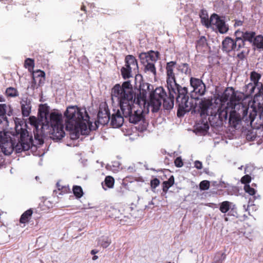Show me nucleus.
<instances>
[{"label":"nucleus","instance_id":"1","mask_svg":"<svg viewBox=\"0 0 263 263\" xmlns=\"http://www.w3.org/2000/svg\"><path fill=\"white\" fill-rule=\"evenodd\" d=\"M133 86L129 81L124 82L121 85L116 84L111 90L112 100L118 102L120 109L130 123H138L144 118L143 112L146 107L136 102Z\"/></svg>","mask_w":263,"mask_h":263},{"label":"nucleus","instance_id":"2","mask_svg":"<svg viewBox=\"0 0 263 263\" xmlns=\"http://www.w3.org/2000/svg\"><path fill=\"white\" fill-rule=\"evenodd\" d=\"M201 120L197 124L199 132H206L209 129V123L213 126H220L227 120L228 108L209 99L202 100L199 103Z\"/></svg>","mask_w":263,"mask_h":263},{"label":"nucleus","instance_id":"3","mask_svg":"<svg viewBox=\"0 0 263 263\" xmlns=\"http://www.w3.org/2000/svg\"><path fill=\"white\" fill-rule=\"evenodd\" d=\"M66 118V129L70 132L71 138L78 139L80 135H88L91 130L92 123L85 109L76 106H69L64 114Z\"/></svg>","mask_w":263,"mask_h":263},{"label":"nucleus","instance_id":"4","mask_svg":"<svg viewBox=\"0 0 263 263\" xmlns=\"http://www.w3.org/2000/svg\"><path fill=\"white\" fill-rule=\"evenodd\" d=\"M176 65V62L170 61L166 65V84L168 91L171 95L178 92L177 97V103L178 104V109L177 115L178 117H182L185 112H189L191 106L188 102L189 96L187 88L185 87H181L177 83L174 68Z\"/></svg>","mask_w":263,"mask_h":263},{"label":"nucleus","instance_id":"5","mask_svg":"<svg viewBox=\"0 0 263 263\" xmlns=\"http://www.w3.org/2000/svg\"><path fill=\"white\" fill-rule=\"evenodd\" d=\"M249 107L242 103H238L234 107L233 110L230 112L229 123L230 125L235 128H239L242 121H244L247 125H252L257 115L255 109H252L249 112Z\"/></svg>","mask_w":263,"mask_h":263},{"label":"nucleus","instance_id":"6","mask_svg":"<svg viewBox=\"0 0 263 263\" xmlns=\"http://www.w3.org/2000/svg\"><path fill=\"white\" fill-rule=\"evenodd\" d=\"M168 91L169 96L167 97L166 93L163 88L159 87L156 88L150 93V100L148 103L149 106L153 107L152 111L153 112H157L159 110L162 102L165 109L170 110L173 108L175 98H176V102H177L178 92L176 91L175 93L171 95L170 91ZM176 104L178 106L177 103Z\"/></svg>","mask_w":263,"mask_h":263},{"label":"nucleus","instance_id":"7","mask_svg":"<svg viewBox=\"0 0 263 263\" xmlns=\"http://www.w3.org/2000/svg\"><path fill=\"white\" fill-rule=\"evenodd\" d=\"M50 124L52 128V135L53 139L61 140L65 136L64 125L62 123V115L54 111L50 114Z\"/></svg>","mask_w":263,"mask_h":263},{"label":"nucleus","instance_id":"8","mask_svg":"<svg viewBox=\"0 0 263 263\" xmlns=\"http://www.w3.org/2000/svg\"><path fill=\"white\" fill-rule=\"evenodd\" d=\"M125 64L121 69V73L124 79H129L133 74L138 72V62L135 57L132 55H127L125 58Z\"/></svg>","mask_w":263,"mask_h":263},{"label":"nucleus","instance_id":"9","mask_svg":"<svg viewBox=\"0 0 263 263\" xmlns=\"http://www.w3.org/2000/svg\"><path fill=\"white\" fill-rule=\"evenodd\" d=\"M32 145V137L29 136L26 129H21L18 142L16 144L14 142V150L16 151V153H20L22 151H28Z\"/></svg>","mask_w":263,"mask_h":263},{"label":"nucleus","instance_id":"10","mask_svg":"<svg viewBox=\"0 0 263 263\" xmlns=\"http://www.w3.org/2000/svg\"><path fill=\"white\" fill-rule=\"evenodd\" d=\"M245 43L241 37H236L233 40L230 37H226L222 42V49L227 52L230 51H239L242 48H245Z\"/></svg>","mask_w":263,"mask_h":263},{"label":"nucleus","instance_id":"11","mask_svg":"<svg viewBox=\"0 0 263 263\" xmlns=\"http://www.w3.org/2000/svg\"><path fill=\"white\" fill-rule=\"evenodd\" d=\"M241 100V96L237 95L233 87H227L220 97V101L225 103L230 101L234 106L237 105Z\"/></svg>","mask_w":263,"mask_h":263},{"label":"nucleus","instance_id":"12","mask_svg":"<svg viewBox=\"0 0 263 263\" xmlns=\"http://www.w3.org/2000/svg\"><path fill=\"white\" fill-rule=\"evenodd\" d=\"M0 147L5 155H9L14 151V142L10 137L0 132Z\"/></svg>","mask_w":263,"mask_h":263},{"label":"nucleus","instance_id":"13","mask_svg":"<svg viewBox=\"0 0 263 263\" xmlns=\"http://www.w3.org/2000/svg\"><path fill=\"white\" fill-rule=\"evenodd\" d=\"M191 86L193 89V92L199 96H203L206 91V86L202 80L194 77L190 79Z\"/></svg>","mask_w":263,"mask_h":263},{"label":"nucleus","instance_id":"14","mask_svg":"<svg viewBox=\"0 0 263 263\" xmlns=\"http://www.w3.org/2000/svg\"><path fill=\"white\" fill-rule=\"evenodd\" d=\"M209 24L211 25L215 26L218 31L221 34L226 33L229 29L224 21L221 20L216 14L212 15L209 21Z\"/></svg>","mask_w":263,"mask_h":263},{"label":"nucleus","instance_id":"15","mask_svg":"<svg viewBox=\"0 0 263 263\" xmlns=\"http://www.w3.org/2000/svg\"><path fill=\"white\" fill-rule=\"evenodd\" d=\"M29 120L31 124L34 126L33 133L34 136V139L35 141H36V144L40 145L43 144L44 140L43 139L42 131L39 129V122L34 117H30Z\"/></svg>","mask_w":263,"mask_h":263},{"label":"nucleus","instance_id":"16","mask_svg":"<svg viewBox=\"0 0 263 263\" xmlns=\"http://www.w3.org/2000/svg\"><path fill=\"white\" fill-rule=\"evenodd\" d=\"M124 118L121 110L118 109L116 113L112 115L110 124L113 127H119L124 123Z\"/></svg>","mask_w":263,"mask_h":263},{"label":"nucleus","instance_id":"17","mask_svg":"<svg viewBox=\"0 0 263 263\" xmlns=\"http://www.w3.org/2000/svg\"><path fill=\"white\" fill-rule=\"evenodd\" d=\"M159 52L158 51H154L153 50H151L147 53L146 52H142L139 54V59L140 60L144 61H149L153 62H156L159 56Z\"/></svg>","mask_w":263,"mask_h":263},{"label":"nucleus","instance_id":"18","mask_svg":"<svg viewBox=\"0 0 263 263\" xmlns=\"http://www.w3.org/2000/svg\"><path fill=\"white\" fill-rule=\"evenodd\" d=\"M152 92V91L147 90L139 91V93L137 95V97H136V95H135L134 99L135 98L136 102H137L138 104H141V105L148 107V106H149V103L147 100V94H150ZM134 95H135V93Z\"/></svg>","mask_w":263,"mask_h":263},{"label":"nucleus","instance_id":"19","mask_svg":"<svg viewBox=\"0 0 263 263\" xmlns=\"http://www.w3.org/2000/svg\"><path fill=\"white\" fill-rule=\"evenodd\" d=\"M110 114L108 108L100 109L98 114V122L102 125H105L109 122Z\"/></svg>","mask_w":263,"mask_h":263},{"label":"nucleus","instance_id":"20","mask_svg":"<svg viewBox=\"0 0 263 263\" xmlns=\"http://www.w3.org/2000/svg\"><path fill=\"white\" fill-rule=\"evenodd\" d=\"M13 109L10 105H7L6 104H0V124L2 122L3 120L7 119L6 115L10 116L12 115Z\"/></svg>","mask_w":263,"mask_h":263},{"label":"nucleus","instance_id":"21","mask_svg":"<svg viewBox=\"0 0 263 263\" xmlns=\"http://www.w3.org/2000/svg\"><path fill=\"white\" fill-rule=\"evenodd\" d=\"M196 49L198 52H202L205 50L208 46L206 37L204 36H201L196 41Z\"/></svg>","mask_w":263,"mask_h":263},{"label":"nucleus","instance_id":"22","mask_svg":"<svg viewBox=\"0 0 263 263\" xmlns=\"http://www.w3.org/2000/svg\"><path fill=\"white\" fill-rule=\"evenodd\" d=\"M21 109L23 117H28L31 112V105L30 100L26 99L23 100L21 102Z\"/></svg>","mask_w":263,"mask_h":263},{"label":"nucleus","instance_id":"23","mask_svg":"<svg viewBox=\"0 0 263 263\" xmlns=\"http://www.w3.org/2000/svg\"><path fill=\"white\" fill-rule=\"evenodd\" d=\"M141 63L144 67V71L145 72H151L153 73L154 76L156 74V68L155 66V62H151L149 61H146L145 62L144 61L140 60Z\"/></svg>","mask_w":263,"mask_h":263},{"label":"nucleus","instance_id":"24","mask_svg":"<svg viewBox=\"0 0 263 263\" xmlns=\"http://www.w3.org/2000/svg\"><path fill=\"white\" fill-rule=\"evenodd\" d=\"M33 214V210L32 209H29L25 211L21 216L19 222L21 224H26L28 223L32 217Z\"/></svg>","mask_w":263,"mask_h":263},{"label":"nucleus","instance_id":"25","mask_svg":"<svg viewBox=\"0 0 263 263\" xmlns=\"http://www.w3.org/2000/svg\"><path fill=\"white\" fill-rule=\"evenodd\" d=\"M257 86L252 82H250L246 84L242 88V93L247 97H248L253 95L255 89Z\"/></svg>","mask_w":263,"mask_h":263},{"label":"nucleus","instance_id":"26","mask_svg":"<svg viewBox=\"0 0 263 263\" xmlns=\"http://www.w3.org/2000/svg\"><path fill=\"white\" fill-rule=\"evenodd\" d=\"M115 184V179L111 176H107L104 182L102 183V185L104 190H107V188H112Z\"/></svg>","mask_w":263,"mask_h":263},{"label":"nucleus","instance_id":"27","mask_svg":"<svg viewBox=\"0 0 263 263\" xmlns=\"http://www.w3.org/2000/svg\"><path fill=\"white\" fill-rule=\"evenodd\" d=\"M261 75L255 71H253L250 73V80L252 82V83L254 84L257 86H258V85L260 84V82H259V81L261 79Z\"/></svg>","mask_w":263,"mask_h":263},{"label":"nucleus","instance_id":"28","mask_svg":"<svg viewBox=\"0 0 263 263\" xmlns=\"http://www.w3.org/2000/svg\"><path fill=\"white\" fill-rule=\"evenodd\" d=\"M177 69L179 71L186 75L190 74L191 69L187 63H181L178 66Z\"/></svg>","mask_w":263,"mask_h":263},{"label":"nucleus","instance_id":"29","mask_svg":"<svg viewBox=\"0 0 263 263\" xmlns=\"http://www.w3.org/2000/svg\"><path fill=\"white\" fill-rule=\"evenodd\" d=\"M255 36V33L254 32L246 31L242 34V37L241 38L243 40L244 43L245 41H248L250 43H253Z\"/></svg>","mask_w":263,"mask_h":263},{"label":"nucleus","instance_id":"30","mask_svg":"<svg viewBox=\"0 0 263 263\" xmlns=\"http://www.w3.org/2000/svg\"><path fill=\"white\" fill-rule=\"evenodd\" d=\"M174 183V177L172 175L167 181H164L162 183V190L164 193L167 192L168 189Z\"/></svg>","mask_w":263,"mask_h":263},{"label":"nucleus","instance_id":"31","mask_svg":"<svg viewBox=\"0 0 263 263\" xmlns=\"http://www.w3.org/2000/svg\"><path fill=\"white\" fill-rule=\"evenodd\" d=\"M253 104L258 108L263 107V96L256 93L253 98Z\"/></svg>","mask_w":263,"mask_h":263},{"label":"nucleus","instance_id":"32","mask_svg":"<svg viewBox=\"0 0 263 263\" xmlns=\"http://www.w3.org/2000/svg\"><path fill=\"white\" fill-rule=\"evenodd\" d=\"M253 44L257 48H263V36L261 35L255 36L253 40Z\"/></svg>","mask_w":263,"mask_h":263},{"label":"nucleus","instance_id":"33","mask_svg":"<svg viewBox=\"0 0 263 263\" xmlns=\"http://www.w3.org/2000/svg\"><path fill=\"white\" fill-rule=\"evenodd\" d=\"M6 95L9 97H15L19 95L17 90L12 87H9L6 90Z\"/></svg>","mask_w":263,"mask_h":263},{"label":"nucleus","instance_id":"34","mask_svg":"<svg viewBox=\"0 0 263 263\" xmlns=\"http://www.w3.org/2000/svg\"><path fill=\"white\" fill-rule=\"evenodd\" d=\"M231 207V203L229 201H225L220 204L219 210L222 213H226L229 211Z\"/></svg>","mask_w":263,"mask_h":263},{"label":"nucleus","instance_id":"35","mask_svg":"<svg viewBox=\"0 0 263 263\" xmlns=\"http://www.w3.org/2000/svg\"><path fill=\"white\" fill-rule=\"evenodd\" d=\"M72 190L73 194L77 198H81L83 195V190L80 186L74 185Z\"/></svg>","mask_w":263,"mask_h":263},{"label":"nucleus","instance_id":"36","mask_svg":"<svg viewBox=\"0 0 263 263\" xmlns=\"http://www.w3.org/2000/svg\"><path fill=\"white\" fill-rule=\"evenodd\" d=\"M39 112L41 116H45L46 118V116L49 113L48 106L46 104H41L39 106Z\"/></svg>","mask_w":263,"mask_h":263},{"label":"nucleus","instance_id":"37","mask_svg":"<svg viewBox=\"0 0 263 263\" xmlns=\"http://www.w3.org/2000/svg\"><path fill=\"white\" fill-rule=\"evenodd\" d=\"M249 51L248 50L247 52L245 50H241L239 53H238L236 58L237 59V61L239 62L240 61H243L246 59L247 55Z\"/></svg>","mask_w":263,"mask_h":263},{"label":"nucleus","instance_id":"38","mask_svg":"<svg viewBox=\"0 0 263 263\" xmlns=\"http://www.w3.org/2000/svg\"><path fill=\"white\" fill-rule=\"evenodd\" d=\"M153 87L152 85L147 83H144L140 86L139 91H145L147 90L149 91H153Z\"/></svg>","mask_w":263,"mask_h":263},{"label":"nucleus","instance_id":"39","mask_svg":"<svg viewBox=\"0 0 263 263\" xmlns=\"http://www.w3.org/2000/svg\"><path fill=\"white\" fill-rule=\"evenodd\" d=\"M34 66V61L33 59L30 58H27L25 60L24 63V66L26 68H33Z\"/></svg>","mask_w":263,"mask_h":263},{"label":"nucleus","instance_id":"40","mask_svg":"<svg viewBox=\"0 0 263 263\" xmlns=\"http://www.w3.org/2000/svg\"><path fill=\"white\" fill-rule=\"evenodd\" d=\"M210 182L208 180H203L199 184V187L201 190H207L210 187Z\"/></svg>","mask_w":263,"mask_h":263},{"label":"nucleus","instance_id":"41","mask_svg":"<svg viewBox=\"0 0 263 263\" xmlns=\"http://www.w3.org/2000/svg\"><path fill=\"white\" fill-rule=\"evenodd\" d=\"M244 190L246 193L249 194L250 195H254L256 193V191L254 189L251 187L250 185L246 184L244 186Z\"/></svg>","mask_w":263,"mask_h":263},{"label":"nucleus","instance_id":"42","mask_svg":"<svg viewBox=\"0 0 263 263\" xmlns=\"http://www.w3.org/2000/svg\"><path fill=\"white\" fill-rule=\"evenodd\" d=\"M110 243L111 240L108 237H106L101 240L100 245L103 248H106Z\"/></svg>","mask_w":263,"mask_h":263},{"label":"nucleus","instance_id":"43","mask_svg":"<svg viewBox=\"0 0 263 263\" xmlns=\"http://www.w3.org/2000/svg\"><path fill=\"white\" fill-rule=\"evenodd\" d=\"M251 181V177L249 175H246L243 176L241 179V182L243 184H247L250 183Z\"/></svg>","mask_w":263,"mask_h":263},{"label":"nucleus","instance_id":"44","mask_svg":"<svg viewBox=\"0 0 263 263\" xmlns=\"http://www.w3.org/2000/svg\"><path fill=\"white\" fill-rule=\"evenodd\" d=\"M160 184V181L157 178H154L151 181V186L152 189L156 188Z\"/></svg>","mask_w":263,"mask_h":263},{"label":"nucleus","instance_id":"45","mask_svg":"<svg viewBox=\"0 0 263 263\" xmlns=\"http://www.w3.org/2000/svg\"><path fill=\"white\" fill-rule=\"evenodd\" d=\"M175 165L178 167H180L183 166V163L181 157H177L174 161Z\"/></svg>","mask_w":263,"mask_h":263},{"label":"nucleus","instance_id":"46","mask_svg":"<svg viewBox=\"0 0 263 263\" xmlns=\"http://www.w3.org/2000/svg\"><path fill=\"white\" fill-rule=\"evenodd\" d=\"M256 87L258 90L256 93L263 96V83H260L259 85Z\"/></svg>","mask_w":263,"mask_h":263},{"label":"nucleus","instance_id":"47","mask_svg":"<svg viewBox=\"0 0 263 263\" xmlns=\"http://www.w3.org/2000/svg\"><path fill=\"white\" fill-rule=\"evenodd\" d=\"M35 74H37L36 77H45V73L41 70H37L34 72Z\"/></svg>","mask_w":263,"mask_h":263},{"label":"nucleus","instance_id":"48","mask_svg":"<svg viewBox=\"0 0 263 263\" xmlns=\"http://www.w3.org/2000/svg\"><path fill=\"white\" fill-rule=\"evenodd\" d=\"M194 166L197 169L200 170L202 168V163L201 161L196 160L194 162Z\"/></svg>","mask_w":263,"mask_h":263},{"label":"nucleus","instance_id":"49","mask_svg":"<svg viewBox=\"0 0 263 263\" xmlns=\"http://www.w3.org/2000/svg\"><path fill=\"white\" fill-rule=\"evenodd\" d=\"M115 11V10L112 9H107L106 12H103V13L107 14L108 15H112L114 14Z\"/></svg>","mask_w":263,"mask_h":263},{"label":"nucleus","instance_id":"50","mask_svg":"<svg viewBox=\"0 0 263 263\" xmlns=\"http://www.w3.org/2000/svg\"><path fill=\"white\" fill-rule=\"evenodd\" d=\"M83 14H80L79 12H77L76 13V17L78 18V21H83V18L82 19H80L79 17V16H80L81 17L83 16Z\"/></svg>","mask_w":263,"mask_h":263},{"label":"nucleus","instance_id":"51","mask_svg":"<svg viewBox=\"0 0 263 263\" xmlns=\"http://www.w3.org/2000/svg\"><path fill=\"white\" fill-rule=\"evenodd\" d=\"M81 10L84 11V14H86V7L84 5H82L81 6Z\"/></svg>","mask_w":263,"mask_h":263},{"label":"nucleus","instance_id":"52","mask_svg":"<svg viewBox=\"0 0 263 263\" xmlns=\"http://www.w3.org/2000/svg\"><path fill=\"white\" fill-rule=\"evenodd\" d=\"M98 252V251L96 250H92L91 251V254L92 255H94V254L97 253Z\"/></svg>","mask_w":263,"mask_h":263},{"label":"nucleus","instance_id":"53","mask_svg":"<svg viewBox=\"0 0 263 263\" xmlns=\"http://www.w3.org/2000/svg\"><path fill=\"white\" fill-rule=\"evenodd\" d=\"M98 258V256L95 255L92 257V259L93 260H96Z\"/></svg>","mask_w":263,"mask_h":263},{"label":"nucleus","instance_id":"54","mask_svg":"<svg viewBox=\"0 0 263 263\" xmlns=\"http://www.w3.org/2000/svg\"><path fill=\"white\" fill-rule=\"evenodd\" d=\"M5 101L3 97H0V102H4Z\"/></svg>","mask_w":263,"mask_h":263},{"label":"nucleus","instance_id":"55","mask_svg":"<svg viewBox=\"0 0 263 263\" xmlns=\"http://www.w3.org/2000/svg\"><path fill=\"white\" fill-rule=\"evenodd\" d=\"M206 25L207 27H208L209 26L208 23L206 24Z\"/></svg>","mask_w":263,"mask_h":263},{"label":"nucleus","instance_id":"56","mask_svg":"<svg viewBox=\"0 0 263 263\" xmlns=\"http://www.w3.org/2000/svg\"><path fill=\"white\" fill-rule=\"evenodd\" d=\"M225 220H228V218H226Z\"/></svg>","mask_w":263,"mask_h":263}]
</instances>
